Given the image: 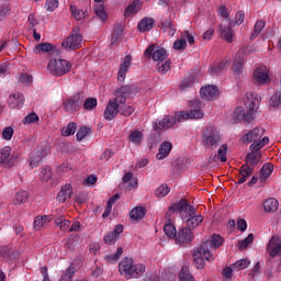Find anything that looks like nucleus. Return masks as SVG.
Wrapping results in <instances>:
<instances>
[{
  "mask_svg": "<svg viewBox=\"0 0 281 281\" xmlns=\"http://www.w3.org/2000/svg\"><path fill=\"white\" fill-rule=\"evenodd\" d=\"M135 93V86H123L114 91V99H110L104 110L105 120H115L120 113V104H126V98Z\"/></svg>",
  "mask_w": 281,
  "mask_h": 281,
  "instance_id": "f257e3e1",
  "label": "nucleus"
},
{
  "mask_svg": "<svg viewBox=\"0 0 281 281\" xmlns=\"http://www.w3.org/2000/svg\"><path fill=\"white\" fill-rule=\"evenodd\" d=\"M247 113H245V108L237 106L233 112V120L235 123L247 122V124H251L254 122V115H256V111L260 105V97L256 94V92L246 93L245 100Z\"/></svg>",
  "mask_w": 281,
  "mask_h": 281,
  "instance_id": "f03ea898",
  "label": "nucleus"
},
{
  "mask_svg": "<svg viewBox=\"0 0 281 281\" xmlns=\"http://www.w3.org/2000/svg\"><path fill=\"white\" fill-rule=\"evenodd\" d=\"M119 271L126 278V280H131V278H139L144 276L146 266H144V263H135L133 258L125 257L119 265Z\"/></svg>",
  "mask_w": 281,
  "mask_h": 281,
  "instance_id": "7ed1b4c3",
  "label": "nucleus"
},
{
  "mask_svg": "<svg viewBox=\"0 0 281 281\" xmlns=\"http://www.w3.org/2000/svg\"><path fill=\"white\" fill-rule=\"evenodd\" d=\"M47 69L50 76L60 78V76H67L71 71V63L67 59H50Z\"/></svg>",
  "mask_w": 281,
  "mask_h": 281,
  "instance_id": "20e7f679",
  "label": "nucleus"
},
{
  "mask_svg": "<svg viewBox=\"0 0 281 281\" xmlns=\"http://www.w3.org/2000/svg\"><path fill=\"white\" fill-rule=\"evenodd\" d=\"M223 142L221 137V132L214 127H206V130L202 134V144L206 148H211L214 150L218 148V145Z\"/></svg>",
  "mask_w": 281,
  "mask_h": 281,
  "instance_id": "39448f33",
  "label": "nucleus"
},
{
  "mask_svg": "<svg viewBox=\"0 0 281 281\" xmlns=\"http://www.w3.org/2000/svg\"><path fill=\"white\" fill-rule=\"evenodd\" d=\"M190 106L191 110L186 112V111H180L179 112V120H201L205 115L203 113V110H201L202 104L201 100L199 99H193L190 101Z\"/></svg>",
  "mask_w": 281,
  "mask_h": 281,
  "instance_id": "423d86ee",
  "label": "nucleus"
},
{
  "mask_svg": "<svg viewBox=\"0 0 281 281\" xmlns=\"http://www.w3.org/2000/svg\"><path fill=\"white\" fill-rule=\"evenodd\" d=\"M82 45V35L80 34V27H75L70 35L61 42V47L64 49L76 50L80 49Z\"/></svg>",
  "mask_w": 281,
  "mask_h": 281,
  "instance_id": "0eeeda50",
  "label": "nucleus"
},
{
  "mask_svg": "<svg viewBox=\"0 0 281 281\" xmlns=\"http://www.w3.org/2000/svg\"><path fill=\"white\" fill-rule=\"evenodd\" d=\"M205 259L212 260V252L207 250V244H202L195 251H193V265L198 269L205 267Z\"/></svg>",
  "mask_w": 281,
  "mask_h": 281,
  "instance_id": "6e6552de",
  "label": "nucleus"
},
{
  "mask_svg": "<svg viewBox=\"0 0 281 281\" xmlns=\"http://www.w3.org/2000/svg\"><path fill=\"white\" fill-rule=\"evenodd\" d=\"M83 102L85 94L77 92L64 102V109L67 113H76L77 111H80Z\"/></svg>",
  "mask_w": 281,
  "mask_h": 281,
  "instance_id": "1a4fd4ad",
  "label": "nucleus"
},
{
  "mask_svg": "<svg viewBox=\"0 0 281 281\" xmlns=\"http://www.w3.org/2000/svg\"><path fill=\"white\" fill-rule=\"evenodd\" d=\"M145 56L147 58H153V60H156L158 63H164L166 58H168V52L166 48H161L159 46L150 45L145 50Z\"/></svg>",
  "mask_w": 281,
  "mask_h": 281,
  "instance_id": "9d476101",
  "label": "nucleus"
},
{
  "mask_svg": "<svg viewBox=\"0 0 281 281\" xmlns=\"http://www.w3.org/2000/svg\"><path fill=\"white\" fill-rule=\"evenodd\" d=\"M266 249L270 256L268 265H271L273 262V258L281 256V238L272 236Z\"/></svg>",
  "mask_w": 281,
  "mask_h": 281,
  "instance_id": "9b49d317",
  "label": "nucleus"
},
{
  "mask_svg": "<svg viewBox=\"0 0 281 281\" xmlns=\"http://www.w3.org/2000/svg\"><path fill=\"white\" fill-rule=\"evenodd\" d=\"M177 122H183L179 120V112H176L175 115H166L160 121H157L154 125L155 131H165V128H171Z\"/></svg>",
  "mask_w": 281,
  "mask_h": 281,
  "instance_id": "f8f14e48",
  "label": "nucleus"
},
{
  "mask_svg": "<svg viewBox=\"0 0 281 281\" xmlns=\"http://www.w3.org/2000/svg\"><path fill=\"white\" fill-rule=\"evenodd\" d=\"M192 240H194V233L191 231V228L187 226L178 229V234L176 235L177 245L188 247Z\"/></svg>",
  "mask_w": 281,
  "mask_h": 281,
  "instance_id": "ddd939ff",
  "label": "nucleus"
},
{
  "mask_svg": "<svg viewBox=\"0 0 281 281\" xmlns=\"http://www.w3.org/2000/svg\"><path fill=\"white\" fill-rule=\"evenodd\" d=\"M254 80L256 85H269L271 79L269 78V68L267 66H259L254 71Z\"/></svg>",
  "mask_w": 281,
  "mask_h": 281,
  "instance_id": "4468645a",
  "label": "nucleus"
},
{
  "mask_svg": "<svg viewBox=\"0 0 281 281\" xmlns=\"http://www.w3.org/2000/svg\"><path fill=\"white\" fill-rule=\"evenodd\" d=\"M203 223V215L196 214V209L193 207V211L188 213V218L186 221V225L189 229H196V227L201 226Z\"/></svg>",
  "mask_w": 281,
  "mask_h": 281,
  "instance_id": "2eb2a0df",
  "label": "nucleus"
},
{
  "mask_svg": "<svg viewBox=\"0 0 281 281\" xmlns=\"http://www.w3.org/2000/svg\"><path fill=\"white\" fill-rule=\"evenodd\" d=\"M200 95L203 100H207L211 102L212 100H216L218 98V87L216 86H206L200 89Z\"/></svg>",
  "mask_w": 281,
  "mask_h": 281,
  "instance_id": "dca6fc26",
  "label": "nucleus"
},
{
  "mask_svg": "<svg viewBox=\"0 0 281 281\" xmlns=\"http://www.w3.org/2000/svg\"><path fill=\"white\" fill-rule=\"evenodd\" d=\"M260 159H262V154L260 150H251V153L246 155V164L244 166H248V168H252L254 170V168L260 164Z\"/></svg>",
  "mask_w": 281,
  "mask_h": 281,
  "instance_id": "f3484780",
  "label": "nucleus"
},
{
  "mask_svg": "<svg viewBox=\"0 0 281 281\" xmlns=\"http://www.w3.org/2000/svg\"><path fill=\"white\" fill-rule=\"evenodd\" d=\"M169 212H184V214H188L189 212H194V206L190 205L188 200L182 199L170 206Z\"/></svg>",
  "mask_w": 281,
  "mask_h": 281,
  "instance_id": "a211bd4d",
  "label": "nucleus"
},
{
  "mask_svg": "<svg viewBox=\"0 0 281 281\" xmlns=\"http://www.w3.org/2000/svg\"><path fill=\"white\" fill-rule=\"evenodd\" d=\"M133 61V57L127 55L124 57L123 63L120 65L117 80L119 82H124L126 79V74H128V67H131V63Z\"/></svg>",
  "mask_w": 281,
  "mask_h": 281,
  "instance_id": "6ab92c4d",
  "label": "nucleus"
},
{
  "mask_svg": "<svg viewBox=\"0 0 281 281\" xmlns=\"http://www.w3.org/2000/svg\"><path fill=\"white\" fill-rule=\"evenodd\" d=\"M10 153H12V148L8 146L0 149V164H3L5 168L14 166V159L10 156Z\"/></svg>",
  "mask_w": 281,
  "mask_h": 281,
  "instance_id": "aec40b11",
  "label": "nucleus"
},
{
  "mask_svg": "<svg viewBox=\"0 0 281 281\" xmlns=\"http://www.w3.org/2000/svg\"><path fill=\"white\" fill-rule=\"evenodd\" d=\"M265 135V128L262 127H255L252 131L248 132L243 136V140L247 142V144H251V142H255L260 139Z\"/></svg>",
  "mask_w": 281,
  "mask_h": 281,
  "instance_id": "412c9836",
  "label": "nucleus"
},
{
  "mask_svg": "<svg viewBox=\"0 0 281 281\" xmlns=\"http://www.w3.org/2000/svg\"><path fill=\"white\" fill-rule=\"evenodd\" d=\"M142 5H144V2H142V0H134L125 9V12H124L125 19L133 16V14H137V12L142 10Z\"/></svg>",
  "mask_w": 281,
  "mask_h": 281,
  "instance_id": "4be33fe9",
  "label": "nucleus"
},
{
  "mask_svg": "<svg viewBox=\"0 0 281 281\" xmlns=\"http://www.w3.org/2000/svg\"><path fill=\"white\" fill-rule=\"evenodd\" d=\"M25 102V97L19 92L13 93L9 97V106L10 109H20Z\"/></svg>",
  "mask_w": 281,
  "mask_h": 281,
  "instance_id": "5701e85b",
  "label": "nucleus"
},
{
  "mask_svg": "<svg viewBox=\"0 0 281 281\" xmlns=\"http://www.w3.org/2000/svg\"><path fill=\"white\" fill-rule=\"evenodd\" d=\"M71 194H74V188L71 184H65L57 194V201L59 203H65L67 199H71Z\"/></svg>",
  "mask_w": 281,
  "mask_h": 281,
  "instance_id": "b1692460",
  "label": "nucleus"
},
{
  "mask_svg": "<svg viewBox=\"0 0 281 281\" xmlns=\"http://www.w3.org/2000/svg\"><path fill=\"white\" fill-rule=\"evenodd\" d=\"M122 36H124V30L122 29V24L115 23L114 30L112 32L111 45H119L120 41H122Z\"/></svg>",
  "mask_w": 281,
  "mask_h": 281,
  "instance_id": "393cba45",
  "label": "nucleus"
},
{
  "mask_svg": "<svg viewBox=\"0 0 281 281\" xmlns=\"http://www.w3.org/2000/svg\"><path fill=\"white\" fill-rule=\"evenodd\" d=\"M203 245H207L206 246L207 251H210L212 247H214V249H218V247L223 245V237H221V235L218 234H214L211 236V239L204 241Z\"/></svg>",
  "mask_w": 281,
  "mask_h": 281,
  "instance_id": "a878e982",
  "label": "nucleus"
},
{
  "mask_svg": "<svg viewBox=\"0 0 281 281\" xmlns=\"http://www.w3.org/2000/svg\"><path fill=\"white\" fill-rule=\"evenodd\" d=\"M170 150H172V143L164 142L158 149V154L156 155V158L159 160L166 159V157L170 155Z\"/></svg>",
  "mask_w": 281,
  "mask_h": 281,
  "instance_id": "bb28decb",
  "label": "nucleus"
},
{
  "mask_svg": "<svg viewBox=\"0 0 281 281\" xmlns=\"http://www.w3.org/2000/svg\"><path fill=\"white\" fill-rule=\"evenodd\" d=\"M244 67H245V59H243V57L240 56V53H237L232 67L233 74H235L236 76H240V74H243Z\"/></svg>",
  "mask_w": 281,
  "mask_h": 281,
  "instance_id": "cd10ccee",
  "label": "nucleus"
},
{
  "mask_svg": "<svg viewBox=\"0 0 281 281\" xmlns=\"http://www.w3.org/2000/svg\"><path fill=\"white\" fill-rule=\"evenodd\" d=\"M123 184L127 190H134L137 188V180L133 177V172H126L122 178Z\"/></svg>",
  "mask_w": 281,
  "mask_h": 281,
  "instance_id": "c85d7f7f",
  "label": "nucleus"
},
{
  "mask_svg": "<svg viewBox=\"0 0 281 281\" xmlns=\"http://www.w3.org/2000/svg\"><path fill=\"white\" fill-rule=\"evenodd\" d=\"M220 30H221V36L227 43H234V31L232 30V23L228 26H223V24H221Z\"/></svg>",
  "mask_w": 281,
  "mask_h": 281,
  "instance_id": "c756f323",
  "label": "nucleus"
},
{
  "mask_svg": "<svg viewBox=\"0 0 281 281\" xmlns=\"http://www.w3.org/2000/svg\"><path fill=\"white\" fill-rule=\"evenodd\" d=\"M239 175L240 178L238 180V183L243 184L245 183V181H247V179H249V177H251V175H254V168L248 167L247 165H243L239 169Z\"/></svg>",
  "mask_w": 281,
  "mask_h": 281,
  "instance_id": "7c9ffc66",
  "label": "nucleus"
},
{
  "mask_svg": "<svg viewBox=\"0 0 281 281\" xmlns=\"http://www.w3.org/2000/svg\"><path fill=\"white\" fill-rule=\"evenodd\" d=\"M137 27L139 32H150L155 27V20L145 18L138 23Z\"/></svg>",
  "mask_w": 281,
  "mask_h": 281,
  "instance_id": "2f4dec72",
  "label": "nucleus"
},
{
  "mask_svg": "<svg viewBox=\"0 0 281 281\" xmlns=\"http://www.w3.org/2000/svg\"><path fill=\"white\" fill-rule=\"evenodd\" d=\"M146 216V209L143 206H136L130 212V218L132 221H142Z\"/></svg>",
  "mask_w": 281,
  "mask_h": 281,
  "instance_id": "473e14b6",
  "label": "nucleus"
},
{
  "mask_svg": "<svg viewBox=\"0 0 281 281\" xmlns=\"http://www.w3.org/2000/svg\"><path fill=\"white\" fill-rule=\"evenodd\" d=\"M280 203L276 200V198H269L263 202L265 212H278Z\"/></svg>",
  "mask_w": 281,
  "mask_h": 281,
  "instance_id": "72a5a7b5",
  "label": "nucleus"
},
{
  "mask_svg": "<svg viewBox=\"0 0 281 281\" xmlns=\"http://www.w3.org/2000/svg\"><path fill=\"white\" fill-rule=\"evenodd\" d=\"M120 201V193L114 194L106 203L105 211L102 214V218H109L111 216V211L113 210V203Z\"/></svg>",
  "mask_w": 281,
  "mask_h": 281,
  "instance_id": "f704fd0d",
  "label": "nucleus"
},
{
  "mask_svg": "<svg viewBox=\"0 0 281 281\" xmlns=\"http://www.w3.org/2000/svg\"><path fill=\"white\" fill-rule=\"evenodd\" d=\"M53 50L54 46L50 43H41L33 48L34 54H45Z\"/></svg>",
  "mask_w": 281,
  "mask_h": 281,
  "instance_id": "c9c22d12",
  "label": "nucleus"
},
{
  "mask_svg": "<svg viewBox=\"0 0 281 281\" xmlns=\"http://www.w3.org/2000/svg\"><path fill=\"white\" fill-rule=\"evenodd\" d=\"M164 232L168 238H177V228L175 225H172V222L170 220L167 221V223L164 226Z\"/></svg>",
  "mask_w": 281,
  "mask_h": 281,
  "instance_id": "e433bc0d",
  "label": "nucleus"
},
{
  "mask_svg": "<svg viewBox=\"0 0 281 281\" xmlns=\"http://www.w3.org/2000/svg\"><path fill=\"white\" fill-rule=\"evenodd\" d=\"M77 130L78 124H76V122L68 123L67 126L61 128V135L63 137H70V135H74Z\"/></svg>",
  "mask_w": 281,
  "mask_h": 281,
  "instance_id": "4c0bfd02",
  "label": "nucleus"
},
{
  "mask_svg": "<svg viewBox=\"0 0 281 281\" xmlns=\"http://www.w3.org/2000/svg\"><path fill=\"white\" fill-rule=\"evenodd\" d=\"M70 11L76 21H82L87 18V10L78 9L76 5H70Z\"/></svg>",
  "mask_w": 281,
  "mask_h": 281,
  "instance_id": "58836bf2",
  "label": "nucleus"
},
{
  "mask_svg": "<svg viewBox=\"0 0 281 281\" xmlns=\"http://www.w3.org/2000/svg\"><path fill=\"white\" fill-rule=\"evenodd\" d=\"M41 161H43V153L42 151H33L31 154V160H30L31 168L38 167L41 165Z\"/></svg>",
  "mask_w": 281,
  "mask_h": 281,
  "instance_id": "ea45409f",
  "label": "nucleus"
},
{
  "mask_svg": "<svg viewBox=\"0 0 281 281\" xmlns=\"http://www.w3.org/2000/svg\"><path fill=\"white\" fill-rule=\"evenodd\" d=\"M225 67H227V61L223 60L221 63H216L214 65H212L209 69L211 76H218V74H221V71H223V69H225Z\"/></svg>",
  "mask_w": 281,
  "mask_h": 281,
  "instance_id": "a19ab883",
  "label": "nucleus"
},
{
  "mask_svg": "<svg viewBox=\"0 0 281 281\" xmlns=\"http://www.w3.org/2000/svg\"><path fill=\"white\" fill-rule=\"evenodd\" d=\"M265 21L262 20H258L255 24L254 31L250 35V41H256V38H258V35L262 32V30H265Z\"/></svg>",
  "mask_w": 281,
  "mask_h": 281,
  "instance_id": "79ce46f5",
  "label": "nucleus"
},
{
  "mask_svg": "<svg viewBox=\"0 0 281 281\" xmlns=\"http://www.w3.org/2000/svg\"><path fill=\"white\" fill-rule=\"evenodd\" d=\"M128 139L132 144H135V146H139L144 139V134L139 131H134L130 134Z\"/></svg>",
  "mask_w": 281,
  "mask_h": 281,
  "instance_id": "37998d69",
  "label": "nucleus"
},
{
  "mask_svg": "<svg viewBox=\"0 0 281 281\" xmlns=\"http://www.w3.org/2000/svg\"><path fill=\"white\" fill-rule=\"evenodd\" d=\"M55 225H57L61 232H67L71 225V222H69V220H65L63 216H59L55 218Z\"/></svg>",
  "mask_w": 281,
  "mask_h": 281,
  "instance_id": "c03bdc74",
  "label": "nucleus"
},
{
  "mask_svg": "<svg viewBox=\"0 0 281 281\" xmlns=\"http://www.w3.org/2000/svg\"><path fill=\"white\" fill-rule=\"evenodd\" d=\"M49 221H52V218H49L47 215L37 216L34 221L33 227L34 229L38 231L41 227L45 226V223H49Z\"/></svg>",
  "mask_w": 281,
  "mask_h": 281,
  "instance_id": "a18cd8bd",
  "label": "nucleus"
},
{
  "mask_svg": "<svg viewBox=\"0 0 281 281\" xmlns=\"http://www.w3.org/2000/svg\"><path fill=\"white\" fill-rule=\"evenodd\" d=\"M14 250H12V248H10V246H3L0 249V257L4 258L5 260L10 259L13 260L14 257Z\"/></svg>",
  "mask_w": 281,
  "mask_h": 281,
  "instance_id": "49530a36",
  "label": "nucleus"
},
{
  "mask_svg": "<svg viewBox=\"0 0 281 281\" xmlns=\"http://www.w3.org/2000/svg\"><path fill=\"white\" fill-rule=\"evenodd\" d=\"M180 281H194V277L190 273V269L188 267H182L179 273Z\"/></svg>",
  "mask_w": 281,
  "mask_h": 281,
  "instance_id": "de8ad7c7",
  "label": "nucleus"
},
{
  "mask_svg": "<svg viewBox=\"0 0 281 281\" xmlns=\"http://www.w3.org/2000/svg\"><path fill=\"white\" fill-rule=\"evenodd\" d=\"M269 144V137L265 136L262 139H259L250 145V150H260Z\"/></svg>",
  "mask_w": 281,
  "mask_h": 281,
  "instance_id": "09e8293b",
  "label": "nucleus"
},
{
  "mask_svg": "<svg viewBox=\"0 0 281 281\" xmlns=\"http://www.w3.org/2000/svg\"><path fill=\"white\" fill-rule=\"evenodd\" d=\"M82 104H83V109H86V111H93V109H95L98 106V99L88 98L82 102Z\"/></svg>",
  "mask_w": 281,
  "mask_h": 281,
  "instance_id": "8fccbe9b",
  "label": "nucleus"
},
{
  "mask_svg": "<svg viewBox=\"0 0 281 281\" xmlns=\"http://www.w3.org/2000/svg\"><path fill=\"white\" fill-rule=\"evenodd\" d=\"M119 112L122 113L125 117H131L135 113V109L131 105L120 104Z\"/></svg>",
  "mask_w": 281,
  "mask_h": 281,
  "instance_id": "3c124183",
  "label": "nucleus"
},
{
  "mask_svg": "<svg viewBox=\"0 0 281 281\" xmlns=\"http://www.w3.org/2000/svg\"><path fill=\"white\" fill-rule=\"evenodd\" d=\"M271 172H273V166L271 164L263 165L260 170L261 179H269V177H271Z\"/></svg>",
  "mask_w": 281,
  "mask_h": 281,
  "instance_id": "603ef678",
  "label": "nucleus"
},
{
  "mask_svg": "<svg viewBox=\"0 0 281 281\" xmlns=\"http://www.w3.org/2000/svg\"><path fill=\"white\" fill-rule=\"evenodd\" d=\"M169 193H170V188L167 184H161L155 191V195L158 196V199H164V196H167Z\"/></svg>",
  "mask_w": 281,
  "mask_h": 281,
  "instance_id": "864d4df0",
  "label": "nucleus"
},
{
  "mask_svg": "<svg viewBox=\"0 0 281 281\" xmlns=\"http://www.w3.org/2000/svg\"><path fill=\"white\" fill-rule=\"evenodd\" d=\"M269 105L273 109H278L279 106H281V92H277L270 98Z\"/></svg>",
  "mask_w": 281,
  "mask_h": 281,
  "instance_id": "5fc2aeb1",
  "label": "nucleus"
},
{
  "mask_svg": "<svg viewBox=\"0 0 281 281\" xmlns=\"http://www.w3.org/2000/svg\"><path fill=\"white\" fill-rule=\"evenodd\" d=\"M158 74H168L170 71V60L167 61H158L157 64Z\"/></svg>",
  "mask_w": 281,
  "mask_h": 281,
  "instance_id": "6e6d98bb",
  "label": "nucleus"
},
{
  "mask_svg": "<svg viewBox=\"0 0 281 281\" xmlns=\"http://www.w3.org/2000/svg\"><path fill=\"white\" fill-rule=\"evenodd\" d=\"M86 135H91V128L87 126L79 128L76 135L77 142H82Z\"/></svg>",
  "mask_w": 281,
  "mask_h": 281,
  "instance_id": "4d7b16f0",
  "label": "nucleus"
},
{
  "mask_svg": "<svg viewBox=\"0 0 281 281\" xmlns=\"http://www.w3.org/2000/svg\"><path fill=\"white\" fill-rule=\"evenodd\" d=\"M248 265H250V261L247 259H240L238 261H236L235 263H233V269L235 271H241V269H247Z\"/></svg>",
  "mask_w": 281,
  "mask_h": 281,
  "instance_id": "13d9d810",
  "label": "nucleus"
},
{
  "mask_svg": "<svg viewBox=\"0 0 281 281\" xmlns=\"http://www.w3.org/2000/svg\"><path fill=\"white\" fill-rule=\"evenodd\" d=\"M30 199V193L27 191H21L15 194L14 203H26Z\"/></svg>",
  "mask_w": 281,
  "mask_h": 281,
  "instance_id": "bf43d9fd",
  "label": "nucleus"
},
{
  "mask_svg": "<svg viewBox=\"0 0 281 281\" xmlns=\"http://www.w3.org/2000/svg\"><path fill=\"white\" fill-rule=\"evenodd\" d=\"M227 144H223L218 149H217V157L218 159L225 164L227 161Z\"/></svg>",
  "mask_w": 281,
  "mask_h": 281,
  "instance_id": "052dcab7",
  "label": "nucleus"
},
{
  "mask_svg": "<svg viewBox=\"0 0 281 281\" xmlns=\"http://www.w3.org/2000/svg\"><path fill=\"white\" fill-rule=\"evenodd\" d=\"M254 243V234L250 233L244 240L238 241V248L239 249H247L248 245H251Z\"/></svg>",
  "mask_w": 281,
  "mask_h": 281,
  "instance_id": "680f3d73",
  "label": "nucleus"
},
{
  "mask_svg": "<svg viewBox=\"0 0 281 281\" xmlns=\"http://www.w3.org/2000/svg\"><path fill=\"white\" fill-rule=\"evenodd\" d=\"M192 85H194V78L192 77H188L184 78L181 82H180V91H186V89H190V87H192Z\"/></svg>",
  "mask_w": 281,
  "mask_h": 281,
  "instance_id": "e2e57ef3",
  "label": "nucleus"
},
{
  "mask_svg": "<svg viewBox=\"0 0 281 281\" xmlns=\"http://www.w3.org/2000/svg\"><path fill=\"white\" fill-rule=\"evenodd\" d=\"M36 122H38V114L35 112L27 114L23 120V124H36Z\"/></svg>",
  "mask_w": 281,
  "mask_h": 281,
  "instance_id": "0e129e2a",
  "label": "nucleus"
},
{
  "mask_svg": "<svg viewBox=\"0 0 281 281\" xmlns=\"http://www.w3.org/2000/svg\"><path fill=\"white\" fill-rule=\"evenodd\" d=\"M14 136V128L12 126L4 127L2 131V138H4L7 142H10L12 137Z\"/></svg>",
  "mask_w": 281,
  "mask_h": 281,
  "instance_id": "69168bd1",
  "label": "nucleus"
},
{
  "mask_svg": "<svg viewBox=\"0 0 281 281\" xmlns=\"http://www.w3.org/2000/svg\"><path fill=\"white\" fill-rule=\"evenodd\" d=\"M117 240V237L115 236V233H108L104 237H103V243H105V245H115Z\"/></svg>",
  "mask_w": 281,
  "mask_h": 281,
  "instance_id": "338daca9",
  "label": "nucleus"
},
{
  "mask_svg": "<svg viewBox=\"0 0 281 281\" xmlns=\"http://www.w3.org/2000/svg\"><path fill=\"white\" fill-rule=\"evenodd\" d=\"M56 8H58V0H46L45 10H47V12H54Z\"/></svg>",
  "mask_w": 281,
  "mask_h": 281,
  "instance_id": "774afa93",
  "label": "nucleus"
}]
</instances>
